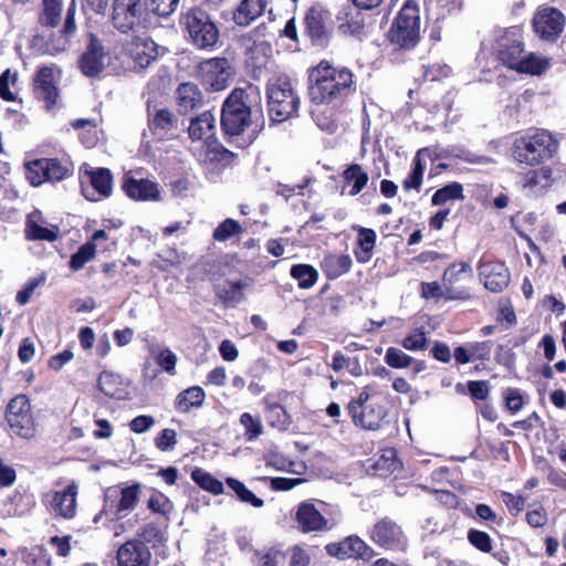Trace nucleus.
<instances>
[{
	"label": "nucleus",
	"instance_id": "obj_1",
	"mask_svg": "<svg viewBox=\"0 0 566 566\" xmlns=\"http://www.w3.org/2000/svg\"><path fill=\"white\" fill-rule=\"evenodd\" d=\"M64 0H42L38 22L42 32H38V51L48 54L64 52L70 46V39L76 32V2L72 0L62 22Z\"/></svg>",
	"mask_w": 566,
	"mask_h": 566
},
{
	"label": "nucleus",
	"instance_id": "obj_2",
	"mask_svg": "<svg viewBox=\"0 0 566 566\" xmlns=\"http://www.w3.org/2000/svg\"><path fill=\"white\" fill-rule=\"evenodd\" d=\"M310 99L319 104H337L347 96L353 85V73L346 69H336L322 61L310 73Z\"/></svg>",
	"mask_w": 566,
	"mask_h": 566
},
{
	"label": "nucleus",
	"instance_id": "obj_3",
	"mask_svg": "<svg viewBox=\"0 0 566 566\" xmlns=\"http://www.w3.org/2000/svg\"><path fill=\"white\" fill-rule=\"evenodd\" d=\"M557 139L545 129H537L514 139L511 154L515 161L527 166H536L549 160L557 153Z\"/></svg>",
	"mask_w": 566,
	"mask_h": 566
},
{
	"label": "nucleus",
	"instance_id": "obj_4",
	"mask_svg": "<svg viewBox=\"0 0 566 566\" xmlns=\"http://www.w3.org/2000/svg\"><path fill=\"white\" fill-rule=\"evenodd\" d=\"M266 95L269 114L273 122L282 123L297 113L300 97L294 92L289 77L280 76L270 80Z\"/></svg>",
	"mask_w": 566,
	"mask_h": 566
},
{
	"label": "nucleus",
	"instance_id": "obj_5",
	"mask_svg": "<svg viewBox=\"0 0 566 566\" xmlns=\"http://www.w3.org/2000/svg\"><path fill=\"white\" fill-rule=\"evenodd\" d=\"M420 36L419 8L407 1L391 24L389 41L401 50H410L417 45Z\"/></svg>",
	"mask_w": 566,
	"mask_h": 566
},
{
	"label": "nucleus",
	"instance_id": "obj_6",
	"mask_svg": "<svg viewBox=\"0 0 566 566\" xmlns=\"http://www.w3.org/2000/svg\"><path fill=\"white\" fill-rule=\"evenodd\" d=\"M149 11L144 0H113L111 23L123 34L136 33L148 23Z\"/></svg>",
	"mask_w": 566,
	"mask_h": 566
},
{
	"label": "nucleus",
	"instance_id": "obj_7",
	"mask_svg": "<svg viewBox=\"0 0 566 566\" xmlns=\"http://www.w3.org/2000/svg\"><path fill=\"white\" fill-rule=\"evenodd\" d=\"M369 387H364L356 399L347 405V411L356 427L378 430L386 421L388 409L378 401H370Z\"/></svg>",
	"mask_w": 566,
	"mask_h": 566
},
{
	"label": "nucleus",
	"instance_id": "obj_8",
	"mask_svg": "<svg viewBox=\"0 0 566 566\" xmlns=\"http://www.w3.org/2000/svg\"><path fill=\"white\" fill-rule=\"evenodd\" d=\"M182 24L197 48L210 49L218 43L219 29L206 11L198 8L189 10L182 18Z\"/></svg>",
	"mask_w": 566,
	"mask_h": 566
},
{
	"label": "nucleus",
	"instance_id": "obj_9",
	"mask_svg": "<svg viewBox=\"0 0 566 566\" xmlns=\"http://www.w3.org/2000/svg\"><path fill=\"white\" fill-rule=\"evenodd\" d=\"M245 96L243 90H234L223 103L221 126L228 135H240L250 124L251 111L244 101Z\"/></svg>",
	"mask_w": 566,
	"mask_h": 566
},
{
	"label": "nucleus",
	"instance_id": "obj_10",
	"mask_svg": "<svg viewBox=\"0 0 566 566\" xmlns=\"http://www.w3.org/2000/svg\"><path fill=\"white\" fill-rule=\"evenodd\" d=\"M140 485L134 484L120 490L109 489L105 494V504L101 514L94 517L97 523L102 514L111 516V520H122L134 511L139 502Z\"/></svg>",
	"mask_w": 566,
	"mask_h": 566
},
{
	"label": "nucleus",
	"instance_id": "obj_11",
	"mask_svg": "<svg viewBox=\"0 0 566 566\" xmlns=\"http://www.w3.org/2000/svg\"><path fill=\"white\" fill-rule=\"evenodd\" d=\"M6 419L13 434L24 439L35 436V420L25 395H17L7 406Z\"/></svg>",
	"mask_w": 566,
	"mask_h": 566
},
{
	"label": "nucleus",
	"instance_id": "obj_12",
	"mask_svg": "<svg viewBox=\"0 0 566 566\" xmlns=\"http://www.w3.org/2000/svg\"><path fill=\"white\" fill-rule=\"evenodd\" d=\"M533 28L541 39L555 41L565 28V17L556 8L539 7L533 18Z\"/></svg>",
	"mask_w": 566,
	"mask_h": 566
},
{
	"label": "nucleus",
	"instance_id": "obj_13",
	"mask_svg": "<svg viewBox=\"0 0 566 566\" xmlns=\"http://www.w3.org/2000/svg\"><path fill=\"white\" fill-rule=\"evenodd\" d=\"M198 75L202 83L212 91H222L231 75L229 61L226 57L208 59L198 64Z\"/></svg>",
	"mask_w": 566,
	"mask_h": 566
},
{
	"label": "nucleus",
	"instance_id": "obj_14",
	"mask_svg": "<svg viewBox=\"0 0 566 566\" xmlns=\"http://www.w3.org/2000/svg\"><path fill=\"white\" fill-rule=\"evenodd\" d=\"M77 493L78 485L76 482L72 481L64 490L46 494L43 497V502L56 516L72 520L75 517L77 511Z\"/></svg>",
	"mask_w": 566,
	"mask_h": 566
},
{
	"label": "nucleus",
	"instance_id": "obj_15",
	"mask_svg": "<svg viewBox=\"0 0 566 566\" xmlns=\"http://www.w3.org/2000/svg\"><path fill=\"white\" fill-rule=\"evenodd\" d=\"M61 74L56 66H43L38 72V90L45 102L48 112L54 113L62 107L57 83Z\"/></svg>",
	"mask_w": 566,
	"mask_h": 566
},
{
	"label": "nucleus",
	"instance_id": "obj_16",
	"mask_svg": "<svg viewBox=\"0 0 566 566\" xmlns=\"http://www.w3.org/2000/svg\"><path fill=\"white\" fill-rule=\"evenodd\" d=\"M370 538L375 544L387 549L401 551L406 547V537L401 527L388 517L378 521L373 526Z\"/></svg>",
	"mask_w": 566,
	"mask_h": 566
},
{
	"label": "nucleus",
	"instance_id": "obj_17",
	"mask_svg": "<svg viewBox=\"0 0 566 566\" xmlns=\"http://www.w3.org/2000/svg\"><path fill=\"white\" fill-rule=\"evenodd\" d=\"M319 502V506H324ZM295 520L298 528L303 533L327 531L333 527L328 520L324 517L323 507H317L312 502H302L296 510Z\"/></svg>",
	"mask_w": 566,
	"mask_h": 566
},
{
	"label": "nucleus",
	"instance_id": "obj_18",
	"mask_svg": "<svg viewBox=\"0 0 566 566\" xmlns=\"http://www.w3.org/2000/svg\"><path fill=\"white\" fill-rule=\"evenodd\" d=\"M105 59L102 42L94 34H90V43L78 60L82 73L90 77L98 75L104 70Z\"/></svg>",
	"mask_w": 566,
	"mask_h": 566
},
{
	"label": "nucleus",
	"instance_id": "obj_19",
	"mask_svg": "<svg viewBox=\"0 0 566 566\" xmlns=\"http://www.w3.org/2000/svg\"><path fill=\"white\" fill-rule=\"evenodd\" d=\"M73 174V165L66 158H42L38 159V186L42 182H59Z\"/></svg>",
	"mask_w": 566,
	"mask_h": 566
},
{
	"label": "nucleus",
	"instance_id": "obj_20",
	"mask_svg": "<svg viewBox=\"0 0 566 566\" xmlns=\"http://www.w3.org/2000/svg\"><path fill=\"white\" fill-rule=\"evenodd\" d=\"M118 566H149L151 553L140 539H130L117 549Z\"/></svg>",
	"mask_w": 566,
	"mask_h": 566
},
{
	"label": "nucleus",
	"instance_id": "obj_21",
	"mask_svg": "<svg viewBox=\"0 0 566 566\" xmlns=\"http://www.w3.org/2000/svg\"><path fill=\"white\" fill-rule=\"evenodd\" d=\"M497 59L507 67L516 70L523 57V44L513 32L503 33L494 48Z\"/></svg>",
	"mask_w": 566,
	"mask_h": 566
},
{
	"label": "nucleus",
	"instance_id": "obj_22",
	"mask_svg": "<svg viewBox=\"0 0 566 566\" xmlns=\"http://www.w3.org/2000/svg\"><path fill=\"white\" fill-rule=\"evenodd\" d=\"M479 274L485 289L491 292L503 291L510 282L509 269L502 262L483 261L479 266Z\"/></svg>",
	"mask_w": 566,
	"mask_h": 566
},
{
	"label": "nucleus",
	"instance_id": "obj_23",
	"mask_svg": "<svg viewBox=\"0 0 566 566\" xmlns=\"http://www.w3.org/2000/svg\"><path fill=\"white\" fill-rule=\"evenodd\" d=\"M125 193L139 201H158L160 200V190L157 182L149 179H136L126 176L123 182Z\"/></svg>",
	"mask_w": 566,
	"mask_h": 566
},
{
	"label": "nucleus",
	"instance_id": "obj_24",
	"mask_svg": "<svg viewBox=\"0 0 566 566\" xmlns=\"http://www.w3.org/2000/svg\"><path fill=\"white\" fill-rule=\"evenodd\" d=\"M326 552L339 559L364 558L368 555L369 547L357 536H348L339 543L326 545Z\"/></svg>",
	"mask_w": 566,
	"mask_h": 566
},
{
	"label": "nucleus",
	"instance_id": "obj_25",
	"mask_svg": "<svg viewBox=\"0 0 566 566\" xmlns=\"http://www.w3.org/2000/svg\"><path fill=\"white\" fill-rule=\"evenodd\" d=\"M87 175L90 177L92 192L88 188H83V193L88 200L97 201L111 195L113 177L107 168H97L87 171Z\"/></svg>",
	"mask_w": 566,
	"mask_h": 566
},
{
	"label": "nucleus",
	"instance_id": "obj_26",
	"mask_svg": "<svg viewBox=\"0 0 566 566\" xmlns=\"http://www.w3.org/2000/svg\"><path fill=\"white\" fill-rule=\"evenodd\" d=\"M177 105L180 113H188L200 107L203 103L201 91L195 83H182L176 91Z\"/></svg>",
	"mask_w": 566,
	"mask_h": 566
},
{
	"label": "nucleus",
	"instance_id": "obj_27",
	"mask_svg": "<svg viewBox=\"0 0 566 566\" xmlns=\"http://www.w3.org/2000/svg\"><path fill=\"white\" fill-rule=\"evenodd\" d=\"M189 136L193 140H209L216 135V117L211 112H203L190 120Z\"/></svg>",
	"mask_w": 566,
	"mask_h": 566
},
{
	"label": "nucleus",
	"instance_id": "obj_28",
	"mask_svg": "<svg viewBox=\"0 0 566 566\" xmlns=\"http://www.w3.org/2000/svg\"><path fill=\"white\" fill-rule=\"evenodd\" d=\"M265 7V0H242L233 12V21L240 27H247L264 12Z\"/></svg>",
	"mask_w": 566,
	"mask_h": 566
},
{
	"label": "nucleus",
	"instance_id": "obj_29",
	"mask_svg": "<svg viewBox=\"0 0 566 566\" xmlns=\"http://www.w3.org/2000/svg\"><path fill=\"white\" fill-rule=\"evenodd\" d=\"M353 261L348 254H328L322 262V269L329 280L349 272Z\"/></svg>",
	"mask_w": 566,
	"mask_h": 566
},
{
	"label": "nucleus",
	"instance_id": "obj_30",
	"mask_svg": "<svg viewBox=\"0 0 566 566\" xmlns=\"http://www.w3.org/2000/svg\"><path fill=\"white\" fill-rule=\"evenodd\" d=\"M552 169L542 167L539 169L531 170L524 176L523 188L532 192L547 189L552 186Z\"/></svg>",
	"mask_w": 566,
	"mask_h": 566
},
{
	"label": "nucleus",
	"instance_id": "obj_31",
	"mask_svg": "<svg viewBox=\"0 0 566 566\" xmlns=\"http://www.w3.org/2000/svg\"><path fill=\"white\" fill-rule=\"evenodd\" d=\"M205 398L206 394L202 388L190 387L178 395L176 406L180 412H189L191 408L202 406Z\"/></svg>",
	"mask_w": 566,
	"mask_h": 566
},
{
	"label": "nucleus",
	"instance_id": "obj_32",
	"mask_svg": "<svg viewBox=\"0 0 566 566\" xmlns=\"http://www.w3.org/2000/svg\"><path fill=\"white\" fill-rule=\"evenodd\" d=\"M149 127L159 136L174 126V115L167 108H155L154 112L148 107Z\"/></svg>",
	"mask_w": 566,
	"mask_h": 566
},
{
	"label": "nucleus",
	"instance_id": "obj_33",
	"mask_svg": "<svg viewBox=\"0 0 566 566\" xmlns=\"http://www.w3.org/2000/svg\"><path fill=\"white\" fill-rule=\"evenodd\" d=\"M376 232L373 229L368 228H358V238L357 242L359 245V251L356 252V259L360 263H366L371 258V251L376 243Z\"/></svg>",
	"mask_w": 566,
	"mask_h": 566
},
{
	"label": "nucleus",
	"instance_id": "obj_34",
	"mask_svg": "<svg viewBox=\"0 0 566 566\" xmlns=\"http://www.w3.org/2000/svg\"><path fill=\"white\" fill-rule=\"evenodd\" d=\"M549 66V61L534 53H523L516 70L520 73L531 75H539L545 72Z\"/></svg>",
	"mask_w": 566,
	"mask_h": 566
},
{
	"label": "nucleus",
	"instance_id": "obj_35",
	"mask_svg": "<svg viewBox=\"0 0 566 566\" xmlns=\"http://www.w3.org/2000/svg\"><path fill=\"white\" fill-rule=\"evenodd\" d=\"M344 180L350 185L349 196L358 195L368 182V175L358 164L350 165L343 174Z\"/></svg>",
	"mask_w": 566,
	"mask_h": 566
},
{
	"label": "nucleus",
	"instance_id": "obj_36",
	"mask_svg": "<svg viewBox=\"0 0 566 566\" xmlns=\"http://www.w3.org/2000/svg\"><path fill=\"white\" fill-rule=\"evenodd\" d=\"M248 283L244 281H228L218 289V296L228 304H237L244 297L243 290Z\"/></svg>",
	"mask_w": 566,
	"mask_h": 566
},
{
	"label": "nucleus",
	"instance_id": "obj_37",
	"mask_svg": "<svg viewBox=\"0 0 566 566\" xmlns=\"http://www.w3.org/2000/svg\"><path fill=\"white\" fill-rule=\"evenodd\" d=\"M290 273L297 281L300 289H311L318 279L317 270L310 264H295Z\"/></svg>",
	"mask_w": 566,
	"mask_h": 566
},
{
	"label": "nucleus",
	"instance_id": "obj_38",
	"mask_svg": "<svg viewBox=\"0 0 566 566\" xmlns=\"http://www.w3.org/2000/svg\"><path fill=\"white\" fill-rule=\"evenodd\" d=\"M305 25L312 40L319 41L326 35V28L321 10L311 8L305 17Z\"/></svg>",
	"mask_w": 566,
	"mask_h": 566
},
{
	"label": "nucleus",
	"instance_id": "obj_39",
	"mask_svg": "<svg viewBox=\"0 0 566 566\" xmlns=\"http://www.w3.org/2000/svg\"><path fill=\"white\" fill-rule=\"evenodd\" d=\"M191 479L203 490L219 495L224 492V486L221 481L212 476L209 472H206L202 469L196 468L191 472Z\"/></svg>",
	"mask_w": 566,
	"mask_h": 566
},
{
	"label": "nucleus",
	"instance_id": "obj_40",
	"mask_svg": "<svg viewBox=\"0 0 566 566\" xmlns=\"http://www.w3.org/2000/svg\"><path fill=\"white\" fill-rule=\"evenodd\" d=\"M462 200L463 196V187L461 184L454 181L446 185L444 187L438 189L431 199L433 206H441L450 200Z\"/></svg>",
	"mask_w": 566,
	"mask_h": 566
},
{
	"label": "nucleus",
	"instance_id": "obj_41",
	"mask_svg": "<svg viewBox=\"0 0 566 566\" xmlns=\"http://www.w3.org/2000/svg\"><path fill=\"white\" fill-rule=\"evenodd\" d=\"M427 335L424 327H416L401 340V346L411 352L424 350L428 345Z\"/></svg>",
	"mask_w": 566,
	"mask_h": 566
},
{
	"label": "nucleus",
	"instance_id": "obj_42",
	"mask_svg": "<svg viewBox=\"0 0 566 566\" xmlns=\"http://www.w3.org/2000/svg\"><path fill=\"white\" fill-rule=\"evenodd\" d=\"M226 483L233 490L240 501L251 504L254 507H262L263 500L256 497L242 482L234 478H227Z\"/></svg>",
	"mask_w": 566,
	"mask_h": 566
},
{
	"label": "nucleus",
	"instance_id": "obj_43",
	"mask_svg": "<svg viewBox=\"0 0 566 566\" xmlns=\"http://www.w3.org/2000/svg\"><path fill=\"white\" fill-rule=\"evenodd\" d=\"M95 251V243L86 242L71 256L70 268L74 271L81 270L87 262L94 259Z\"/></svg>",
	"mask_w": 566,
	"mask_h": 566
},
{
	"label": "nucleus",
	"instance_id": "obj_44",
	"mask_svg": "<svg viewBox=\"0 0 566 566\" xmlns=\"http://www.w3.org/2000/svg\"><path fill=\"white\" fill-rule=\"evenodd\" d=\"M242 226L238 221L229 218L214 229L212 237L216 241L224 242L231 237L242 233Z\"/></svg>",
	"mask_w": 566,
	"mask_h": 566
},
{
	"label": "nucleus",
	"instance_id": "obj_45",
	"mask_svg": "<svg viewBox=\"0 0 566 566\" xmlns=\"http://www.w3.org/2000/svg\"><path fill=\"white\" fill-rule=\"evenodd\" d=\"M240 423L245 429L244 437L247 441H253L263 433L261 420L249 412H243L240 416Z\"/></svg>",
	"mask_w": 566,
	"mask_h": 566
},
{
	"label": "nucleus",
	"instance_id": "obj_46",
	"mask_svg": "<svg viewBox=\"0 0 566 566\" xmlns=\"http://www.w3.org/2000/svg\"><path fill=\"white\" fill-rule=\"evenodd\" d=\"M413 358L396 347H389L385 354V363L391 368H407L411 365Z\"/></svg>",
	"mask_w": 566,
	"mask_h": 566
},
{
	"label": "nucleus",
	"instance_id": "obj_47",
	"mask_svg": "<svg viewBox=\"0 0 566 566\" xmlns=\"http://www.w3.org/2000/svg\"><path fill=\"white\" fill-rule=\"evenodd\" d=\"M421 295L424 298H440L446 297L449 300L453 298H464V295H454L451 290H447L443 292L441 285L438 282H429L421 284Z\"/></svg>",
	"mask_w": 566,
	"mask_h": 566
},
{
	"label": "nucleus",
	"instance_id": "obj_48",
	"mask_svg": "<svg viewBox=\"0 0 566 566\" xmlns=\"http://www.w3.org/2000/svg\"><path fill=\"white\" fill-rule=\"evenodd\" d=\"M424 166L419 157L413 160V167L408 177L403 180L402 187L405 190L419 189L422 184Z\"/></svg>",
	"mask_w": 566,
	"mask_h": 566
},
{
	"label": "nucleus",
	"instance_id": "obj_49",
	"mask_svg": "<svg viewBox=\"0 0 566 566\" xmlns=\"http://www.w3.org/2000/svg\"><path fill=\"white\" fill-rule=\"evenodd\" d=\"M148 507L154 513H158L164 516H168L171 513L174 505H172L171 501L165 494L158 492V493L153 494L149 497Z\"/></svg>",
	"mask_w": 566,
	"mask_h": 566
},
{
	"label": "nucleus",
	"instance_id": "obj_50",
	"mask_svg": "<svg viewBox=\"0 0 566 566\" xmlns=\"http://www.w3.org/2000/svg\"><path fill=\"white\" fill-rule=\"evenodd\" d=\"M266 419L272 427L285 429L287 424V415L282 406L272 403L268 408Z\"/></svg>",
	"mask_w": 566,
	"mask_h": 566
},
{
	"label": "nucleus",
	"instance_id": "obj_51",
	"mask_svg": "<svg viewBox=\"0 0 566 566\" xmlns=\"http://www.w3.org/2000/svg\"><path fill=\"white\" fill-rule=\"evenodd\" d=\"M468 541L471 545L483 553H490L492 549V541L485 532L470 530L468 533Z\"/></svg>",
	"mask_w": 566,
	"mask_h": 566
},
{
	"label": "nucleus",
	"instance_id": "obj_52",
	"mask_svg": "<svg viewBox=\"0 0 566 566\" xmlns=\"http://www.w3.org/2000/svg\"><path fill=\"white\" fill-rule=\"evenodd\" d=\"M119 385V377L108 373L103 371L98 377V388L106 396H115L117 392V386Z\"/></svg>",
	"mask_w": 566,
	"mask_h": 566
},
{
	"label": "nucleus",
	"instance_id": "obj_53",
	"mask_svg": "<svg viewBox=\"0 0 566 566\" xmlns=\"http://www.w3.org/2000/svg\"><path fill=\"white\" fill-rule=\"evenodd\" d=\"M155 444L160 451H171L177 444V433L174 429H164L155 439Z\"/></svg>",
	"mask_w": 566,
	"mask_h": 566
},
{
	"label": "nucleus",
	"instance_id": "obj_54",
	"mask_svg": "<svg viewBox=\"0 0 566 566\" xmlns=\"http://www.w3.org/2000/svg\"><path fill=\"white\" fill-rule=\"evenodd\" d=\"M156 361L164 370L174 374L177 364V355L169 348H164L156 356Z\"/></svg>",
	"mask_w": 566,
	"mask_h": 566
},
{
	"label": "nucleus",
	"instance_id": "obj_55",
	"mask_svg": "<svg viewBox=\"0 0 566 566\" xmlns=\"http://www.w3.org/2000/svg\"><path fill=\"white\" fill-rule=\"evenodd\" d=\"M151 11L160 17H168L178 8L180 0H149Z\"/></svg>",
	"mask_w": 566,
	"mask_h": 566
},
{
	"label": "nucleus",
	"instance_id": "obj_56",
	"mask_svg": "<svg viewBox=\"0 0 566 566\" xmlns=\"http://www.w3.org/2000/svg\"><path fill=\"white\" fill-rule=\"evenodd\" d=\"M15 82V74L11 75L10 69L0 74V97L6 102H14L17 96L9 88L10 80Z\"/></svg>",
	"mask_w": 566,
	"mask_h": 566
},
{
	"label": "nucleus",
	"instance_id": "obj_57",
	"mask_svg": "<svg viewBox=\"0 0 566 566\" xmlns=\"http://www.w3.org/2000/svg\"><path fill=\"white\" fill-rule=\"evenodd\" d=\"M155 424V419L151 416L143 415L135 417L129 422V429L135 433H144Z\"/></svg>",
	"mask_w": 566,
	"mask_h": 566
},
{
	"label": "nucleus",
	"instance_id": "obj_58",
	"mask_svg": "<svg viewBox=\"0 0 566 566\" xmlns=\"http://www.w3.org/2000/svg\"><path fill=\"white\" fill-rule=\"evenodd\" d=\"M492 342H481V343H474L470 345V352L472 359H481L485 360L490 358L491 349H492Z\"/></svg>",
	"mask_w": 566,
	"mask_h": 566
},
{
	"label": "nucleus",
	"instance_id": "obj_59",
	"mask_svg": "<svg viewBox=\"0 0 566 566\" xmlns=\"http://www.w3.org/2000/svg\"><path fill=\"white\" fill-rule=\"evenodd\" d=\"M17 479L15 470L0 458V488L11 486Z\"/></svg>",
	"mask_w": 566,
	"mask_h": 566
},
{
	"label": "nucleus",
	"instance_id": "obj_60",
	"mask_svg": "<svg viewBox=\"0 0 566 566\" xmlns=\"http://www.w3.org/2000/svg\"><path fill=\"white\" fill-rule=\"evenodd\" d=\"M290 566H307L310 563V555L305 549L300 546H294L290 549Z\"/></svg>",
	"mask_w": 566,
	"mask_h": 566
},
{
	"label": "nucleus",
	"instance_id": "obj_61",
	"mask_svg": "<svg viewBox=\"0 0 566 566\" xmlns=\"http://www.w3.org/2000/svg\"><path fill=\"white\" fill-rule=\"evenodd\" d=\"M469 392L473 399L484 400L489 395V386L486 381H469Z\"/></svg>",
	"mask_w": 566,
	"mask_h": 566
},
{
	"label": "nucleus",
	"instance_id": "obj_62",
	"mask_svg": "<svg viewBox=\"0 0 566 566\" xmlns=\"http://www.w3.org/2000/svg\"><path fill=\"white\" fill-rule=\"evenodd\" d=\"M219 352L221 357L227 361H234L239 355L235 345L229 339H224L221 342L219 346Z\"/></svg>",
	"mask_w": 566,
	"mask_h": 566
},
{
	"label": "nucleus",
	"instance_id": "obj_63",
	"mask_svg": "<svg viewBox=\"0 0 566 566\" xmlns=\"http://www.w3.org/2000/svg\"><path fill=\"white\" fill-rule=\"evenodd\" d=\"M70 538L71 536H52L49 543L56 548V552L60 556L65 557L70 554L71 551Z\"/></svg>",
	"mask_w": 566,
	"mask_h": 566
},
{
	"label": "nucleus",
	"instance_id": "obj_64",
	"mask_svg": "<svg viewBox=\"0 0 566 566\" xmlns=\"http://www.w3.org/2000/svg\"><path fill=\"white\" fill-rule=\"evenodd\" d=\"M284 559L285 556L281 552H269L260 558L259 566H281Z\"/></svg>",
	"mask_w": 566,
	"mask_h": 566
}]
</instances>
